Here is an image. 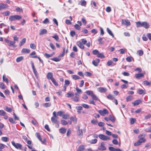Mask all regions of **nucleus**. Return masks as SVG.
I'll return each instance as SVG.
<instances>
[{"instance_id": "62", "label": "nucleus", "mask_w": 151, "mask_h": 151, "mask_svg": "<svg viewBox=\"0 0 151 151\" xmlns=\"http://www.w3.org/2000/svg\"><path fill=\"white\" fill-rule=\"evenodd\" d=\"M49 22V20L48 18H46L44 20L43 22V23L44 24H46Z\"/></svg>"}, {"instance_id": "5", "label": "nucleus", "mask_w": 151, "mask_h": 151, "mask_svg": "<svg viewBox=\"0 0 151 151\" xmlns=\"http://www.w3.org/2000/svg\"><path fill=\"white\" fill-rule=\"evenodd\" d=\"M98 112L101 115L104 116L105 114H108L109 112L106 109H104L103 110H99Z\"/></svg>"}, {"instance_id": "3", "label": "nucleus", "mask_w": 151, "mask_h": 151, "mask_svg": "<svg viewBox=\"0 0 151 151\" xmlns=\"http://www.w3.org/2000/svg\"><path fill=\"white\" fill-rule=\"evenodd\" d=\"M22 19V17L19 15H14L10 16L9 18V19L11 21L16 20H19Z\"/></svg>"}, {"instance_id": "31", "label": "nucleus", "mask_w": 151, "mask_h": 151, "mask_svg": "<svg viewBox=\"0 0 151 151\" xmlns=\"http://www.w3.org/2000/svg\"><path fill=\"white\" fill-rule=\"evenodd\" d=\"M97 57L98 58H104L105 57V56L102 53H98L97 55Z\"/></svg>"}, {"instance_id": "42", "label": "nucleus", "mask_w": 151, "mask_h": 151, "mask_svg": "<svg viewBox=\"0 0 151 151\" xmlns=\"http://www.w3.org/2000/svg\"><path fill=\"white\" fill-rule=\"evenodd\" d=\"M53 115V117H54V118L56 119H58V114H56V112L55 111H54L52 113Z\"/></svg>"}, {"instance_id": "7", "label": "nucleus", "mask_w": 151, "mask_h": 151, "mask_svg": "<svg viewBox=\"0 0 151 151\" xmlns=\"http://www.w3.org/2000/svg\"><path fill=\"white\" fill-rule=\"evenodd\" d=\"M5 41L8 43V45L9 46H14L15 45V42H13L7 39H5Z\"/></svg>"}, {"instance_id": "12", "label": "nucleus", "mask_w": 151, "mask_h": 151, "mask_svg": "<svg viewBox=\"0 0 151 151\" xmlns=\"http://www.w3.org/2000/svg\"><path fill=\"white\" fill-rule=\"evenodd\" d=\"M53 76L52 73L51 72L48 73L47 75V78L48 79H50L51 80L54 78Z\"/></svg>"}, {"instance_id": "16", "label": "nucleus", "mask_w": 151, "mask_h": 151, "mask_svg": "<svg viewBox=\"0 0 151 151\" xmlns=\"http://www.w3.org/2000/svg\"><path fill=\"white\" fill-rule=\"evenodd\" d=\"M78 135L80 137H83V134L82 129H78L77 132Z\"/></svg>"}, {"instance_id": "6", "label": "nucleus", "mask_w": 151, "mask_h": 151, "mask_svg": "<svg viewBox=\"0 0 151 151\" xmlns=\"http://www.w3.org/2000/svg\"><path fill=\"white\" fill-rule=\"evenodd\" d=\"M99 138L101 140L106 141L109 139V138L103 134H100L99 135Z\"/></svg>"}, {"instance_id": "29", "label": "nucleus", "mask_w": 151, "mask_h": 151, "mask_svg": "<svg viewBox=\"0 0 151 151\" xmlns=\"http://www.w3.org/2000/svg\"><path fill=\"white\" fill-rule=\"evenodd\" d=\"M23 56H20L18 57L16 59V62L19 63L23 59Z\"/></svg>"}, {"instance_id": "11", "label": "nucleus", "mask_w": 151, "mask_h": 151, "mask_svg": "<svg viewBox=\"0 0 151 151\" xmlns=\"http://www.w3.org/2000/svg\"><path fill=\"white\" fill-rule=\"evenodd\" d=\"M99 62V59L97 58L95 60H93L92 61V63L95 66H97L98 65Z\"/></svg>"}, {"instance_id": "14", "label": "nucleus", "mask_w": 151, "mask_h": 151, "mask_svg": "<svg viewBox=\"0 0 151 151\" xmlns=\"http://www.w3.org/2000/svg\"><path fill=\"white\" fill-rule=\"evenodd\" d=\"M98 91L101 93L105 92L107 91L106 88L104 87H100L98 88Z\"/></svg>"}, {"instance_id": "55", "label": "nucleus", "mask_w": 151, "mask_h": 151, "mask_svg": "<svg viewBox=\"0 0 151 151\" xmlns=\"http://www.w3.org/2000/svg\"><path fill=\"white\" fill-rule=\"evenodd\" d=\"M143 83L144 84L147 86H150V83L147 81H144Z\"/></svg>"}, {"instance_id": "38", "label": "nucleus", "mask_w": 151, "mask_h": 151, "mask_svg": "<svg viewBox=\"0 0 151 151\" xmlns=\"http://www.w3.org/2000/svg\"><path fill=\"white\" fill-rule=\"evenodd\" d=\"M109 119L112 122H114L115 121V119L114 116H111V115H110L109 116Z\"/></svg>"}, {"instance_id": "25", "label": "nucleus", "mask_w": 151, "mask_h": 151, "mask_svg": "<svg viewBox=\"0 0 151 151\" xmlns=\"http://www.w3.org/2000/svg\"><path fill=\"white\" fill-rule=\"evenodd\" d=\"M51 120L52 123H58V121L57 119H55L54 117H52L51 118Z\"/></svg>"}, {"instance_id": "9", "label": "nucleus", "mask_w": 151, "mask_h": 151, "mask_svg": "<svg viewBox=\"0 0 151 151\" xmlns=\"http://www.w3.org/2000/svg\"><path fill=\"white\" fill-rule=\"evenodd\" d=\"M122 24L125 25L127 26H129L130 25V22L128 20L122 19Z\"/></svg>"}, {"instance_id": "59", "label": "nucleus", "mask_w": 151, "mask_h": 151, "mask_svg": "<svg viewBox=\"0 0 151 151\" xmlns=\"http://www.w3.org/2000/svg\"><path fill=\"white\" fill-rule=\"evenodd\" d=\"M145 131L147 132H151V127L146 128L145 129Z\"/></svg>"}, {"instance_id": "53", "label": "nucleus", "mask_w": 151, "mask_h": 151, "mask_svg": "<svg viewBox=\"0 0 151 151\" xmlns=\"http://www.w3.org/2000/svg\"><path fill=\"white\" fill-rule=\"evenodd\" d=\"M52 60L56 62H58L60 60V59L59 58V57L58 58H54L51 59Z\"/></svg>"}, {"instance_id": "23", "label": "nucleus", "mask_w": 151, "mask_h": 151, "mask_svg": "<svg viewBox=\"0 0 151 151\" xmlns=\"http://www.w3.org/2000/svg\"><path fill=\"white\" fill-rule=\"evenodd\" d=\"M66 129L63 127L60 128L59 130V132L62 134L65 133L66 132Z\"/></svg>"}, {"instance_id": "50", "label": "nucleus", "mask_w": 151, "mask_h": 151, "mask_svg": "<svg viewBox=\"0 0 151 151\" xmlns=\"http://www.w3.org/2000/svg\"><path fill=\"white\" fill-rule=\"evenodd\" d=\"M9 121L12 123L14 124L16 123V122L12 118H9Z\"/></svg>"}, {"instance_id": "39", "label": "nucleus", "mask_w": 151, "mask_h": 151, "mask_svg": "<svg viewBox=\"0 0 151 151\" xmlns=\"http://www.w3.org/2000/svg\"><path fill=\"white\" fill-rule=\"evenodd\" d=\"M5 108H4V109L7 112H10L12 110V109L11 108L7 106H6L5 107Z\"/></svg>"}, {"instance_id": "37", "label": "nucleus", "mask_w": 151, "mask_h": 151, "mask_svg": "<svg viewBox=\"0 0 151 151\" xmlns=\"http://www.w3.org/2000/svg\"><path fill=\"white\" fill-rule=\"evenodd\" d=\"M6 114V113L3 110H0V115L5 116Z\"/></svg>"}, {"instance_id": "63", "label": "nucleus", "mask_w": 151, "mask_h": 151, "mask_svg": "<svg viewBox=\"0 0 151 151\" xmlns=\"http://www.w3.org/2000/svg\"><path fill=\"white\" fill-rule=\"evenodd\" d=\"M30 47L32 49H35L36 48L35 45L33 43L30 44Z\"/></svg>"}, {"instance_id": "61", "label": "nucleus", "mask_w": 151, "mask_h": 151, "mask_svg": "<svg viewBox=\"0 0 151 151\" xmlns=\"http://www.w3.org/2000/svg\"><path fill=\"white\" fill-rule=\"evenodd\" d=\"M112 143L115 145H117L118 144V141L116 139H113L112 141Z\"/></svg>"}, {"instance_id": "46", "label": "nucleus", "mask_w": 151, "mask_h": 151, "mask_svg": "<svg viewBox=\"0 0 151 151\" xmlns=\"http://www.w3.org/2000/svg\"><path fill=\"white\" fill-rule=\"evenodd\" d=\"M0 87L3 89H4L5 88V86L4 84L2 82H1L0 83Z\"/></svg>"}, {"instance_id": "58", "label": "nucleus", "mask_w": 151, "mask_h": 151, "mask_svg": "<svg viewBox=\"0 0 151 151\" xmlns=\"http://www.w3.org/2000/svg\"><path fill=\"white\" fill-rule=\"evenodd\" d=\"M2 14L4 16H7L9 15L10 14V12L9 11H7L3 12Z\"/></svg>"}, {"instance_id": "43", "label": "nucleus", "mask_w": 151, "mask_h": 151, "mask_svg": "<svg viewBox=\"0 0 151 151\" xmlns=\"http://www.w3.org/2000/svg\"><path fill=\"white\" fill-rule=\"evenodd\" d=\"M80 2L81 3V5L83 6H86V1L85 0H81Z\"/></svg>"}, {"instance_id": "24", "label": "nucleus", "mask_w": 151, "mask_h": 151, "mask_svg": "<svg viewBox=\"0 0 151 151\" xmlns=\"http://www.w3.org/2000/svg\"><path fill=\"white\" fill-rule=\"evenodd\" d=\"M77 45L81 48L83 49L84 48V46L83 45L82 42L78 41L77 43Z\"/></svg>"}, {"instance_id": "52", "label": "nucleus", "mask_w": 151, "mask_h": 151, "mask_svg": "<svg viewBox=\"0 0 151 151\" xmlns=\"http://www.w3.org/2000/svg\"><path fill=\"white\" fill-rule=\"evenodd\" d=\"M132 99V97L131 96L127 97L126 98V101L127 102L131 101Z\"/></svg>"}, {"instance_id": "28", "label": "nucleus", "mask_w": 151, "mask_h": 151, "mask_svg": "<svg viewBox=\"0 0 151 151\" xmlns=\"http://www.w3.org/2000/svg\"><path fill=\"white\" fill-rule=\"evenodd\" d=\"M71 77L73 79L75 80H77L80 79V77L76 75H73L71 76Z\"/></svg>"}, {"instance_id": "56", "label": "nucleus", "mask_w": 151, "mask_h": 151, "mask_svg": "<svg viewBox=\"0 0 151 151\" xmlns=\"http://www.w3.org/2000/svg\"><path fill=\"white\" fill-rule=\"evenodd\" d=\"M99 52V51L96 50H93L92 51V53H93V54L94 55H97V54Z\"/></svg>"}, {"instance_id": "15", "label": "nucleus", "mask_w": 151, "mask_h": 151, "mask_svg": "<svg viewBox=\"0 0 151 151\" xmlns=\"http://www.w3.org/2000/svg\"><path fill=\"white\" fill-rule=\"evenodd\" d=\"M47 32V30L45 29H42L40 30L39 35H40L46 34Z\"/></svg>"}, {"instance_id": "57", "label": "nucleus", "mask_w": 151, "mask_h": 151, "mask_svg": "<svg viewBox=\"0 0 151 151\" xmlns=\"http://www.w3.org/2000/svg\"><path fill=\"white\" fill-rule=\"evenodd\" d=\"M136 119L134 118H131L130 119V123L131 124H132L134 123Z\"/></svg>"}, {"instance_id": "19", "label": "nucleus", "mask_w": 151, "mask_h": 151, "mask_svg": "<svg viewBox=\"0 0 151 151\" xmlns=\"http://www.w3.org/2000/svg\"><path fill=\"white\" fill-rule=\"evenodd\" d=\"M8 7V6L6 4H4L1 3L0 4V7L1 10L7 8Z\"/></svg>"}, {"instance_id": "10", "label": "nucleus", "mask_w": 151, "mask_h": 151, "mask_svg": "<svg viewBox=\"0 0 151 151\" xmlns=\"http://www.w3.org/2000/svg\"><path fill=\"white\" fill-rule=\"evenodd\" d=\"M31 65H32V69H33V73H34L35 75V76L36 77H37V70H36V69L35 68L34 63L32 61H31Z\"/></svg>"}, {"instance_id": "21", "label": "nucleus", "mask_w": 151, "mask_h": 151, "mask_svg": "<svg viewBox=\"0 0 151 151\" xmlns=\"http://www.w3.org/2000/svg\"><path fill=\"white\" fill-rule=\"evenodd\" d=\"M22 53H28L30 52V50L26 48H23L21 51Z\"/></svg>"}, {"instance_id": "60", "label": "nucleus", "mask_w": 151, "mask_h": 151, "mask_svg": "<svg viewBox=\"0 0 151 151\" xmlns=\"http://www.w3.org/2000/svg\"><path fill=\"white\" fill-rule=\"evenodd\" d=\"M109 149L110 151H116V149L112 147H109Z\"/></svg>"}, {"instance_id": "32", "label": "nucleus", "mask_w": 151, "mask_h": 151, "mask_svg": "<svg viewBox=\"0 0 151 151\" xmlns=\"http://www.w3.org/2000/svg\"><path fill=\"white\" fill-rule=\"evenodd\" d=\"M86 93L88 95H90L91 96L93 94V91H86Z\"/></svg>"}, {"instance_id": "36", "label": "nucleus", "mask_w": 151, "mask_h": 151, "mask_svg": "<svg viewBox=\"0 0 151 151\" xmlns=\"http://www.w3.org/2000/svg\"><path fill=\"white\" fill-rule=\"evenodd\" d=\"M107 30L108 33L111 36L114 37V35L111 31L108 28H107Z\"/></svg>"}, {"instance_id": "26", "label": "nucleus", "mask_w": 151, "mask_h": 151, "mask_svg": "<svg viewBox=\"0 0 151 151\" xmlns=\"http://www.w3.org/2000/svg\"><path fill=\"white\" fill-rule=\"evenodd\" d=\"M51 104L50 102L46 103L43 104L42 105L43 106L45 107H48L50 106Z\"/></svg>"}, {"instance_id": "48", "label": "nucleus", "mask_w": 151, "mask_h": 151, "mask_svg": "<svg viewBox=\"0 0 151 151\" xmlns=\"http://www.w3.org/2000/svg\"><path fill=\"white\" fill-rule=\"evenodd\" d=\"M3 81L6 82L7 83H9L8 79L6 78H5L4 75H3Z\"/></svg>"}, {"instance_id": "35", "label": "nucleus", "mask_w": 151, "mask_h": 151, "mask_svg": "<svg viewBox=\"0 0 151 151\" xmlns=\"http://www.w3.org/2000/svg\"><path fill=\"white\" fill-rule=\"evenodd\" d=\"M137 92L140 94H145V92L142 89H138L137 90Z\"/></svg>"}, {"instance_id": "49", "label": "nucleus", "mask_w": 151, "mask_h": 151, "mask_svg": "<svg viewBox=\"0 0 151 151\" xmlns=\"http://www.w3.org/2000/svg\"><path fill=\"white\" fill-rule=\"evenodd\" d=\"M8 139V138L6 137H3L1 139L2 141L5 142H7Z\"/></svg>"}, {"instance_id": "4", "label": "nucleus", "mask_w": 151, "mask_h": 151, "mask_svg": "<svg viewBox=\"0 0 151 151\" xmlns=\"http://www.w3.org/2000/svg\"><path fill=\"white\" fill-rule=\"evenodd\" d=\"M12 145L17 149H22V145L18 143H15L14 141H12Z\"/></svg>"}, {"instance_id": "2", "label": "nucleus", "mask_w": 151, "mask_h": 151, "mask_svg": "<svg viewBox=\"0 0 151 151\" xmlns=\"http://www.w3.org/2000/svg\"><path fill=\"white\" fill-rule=\"evenodd\" d=\"M136 26L137 27H143L145 29H148L150 27L149 23L146 22H136Z\"/></svg>"}, {"instance_id": "33", "label": "nucleus", "mask_w": 151, "mask_h": 151, "mask_svg": "<svg viewBox=\"0 0 151 151\" xmlns=\"http://www.w3.org/2000/svg\"><path fill=\"white\" fill-rule=\"evenodd\" d=\"M61 124L63 125H66L68 124V122L64 120H61Z\"/></svg>"}, {"instance_id": "22", "label": "nucleus", "mask_w": 151, "mask_h": 151, "mask_svg": "<svg viewBox=\"0 0 151 151\" xmlns=\"http://www.w3.org/2000/svg\"><path fill=\"white\" fill-rule=\"evenodd\" d=\"M78 96H76L72 98V100L74 101L77 102L79 100V98Z\"/></svg>"}, {"instance_id": "30", "label": "nucleus", "mask_w": 151, "mask_h": 151, "mask_svg": "<svg viewBox=\"0 0 151 151\" xmlns=\"http://www.w3.org/2000/svg\"><path fill=\"white\" fill-rule=\"evenodd\" d=\"M84 148V146L83 145H81L79 146L78 148L77 151H82Z\"/></svg>"}, {"instance_id": "17", "label": "nucleus", "mask_w": 151, "mask_h": 151, "mask_svg": "<svg viewBox=\"0 0 151 151\" xmlns=\"http://www.w3.org/2000/svg\"><path fill=\"white\" fill-rule=\"evenodd\" d=\"M144 74L142 73H137L135 75V77L136 78L139 79L141 77H143Z\"/></svg>"}, {"instance_id": "40", "label": "nucleus", "mask_w": 151, "mask_h": 151, "mask_svg": "<svg viewBox=\"0 0 151 151\" xmlns=\"http://www.w3.org/2000/svg\"><path fill=\"white\" fill-rule=\"evenodd\" d=\"M107 98L111 100H112L114 99V97L111 94H109L107 96Z\"/></svg>"}, {"instance_id": "47", "label": "nucleus", "mask_w": 151, "mask_h": 151, "mask_svg": "<svg viewBox=\"0 0 151 151\" xmlns=\"http://www.w3.org/2000/svg\"><path fill=\"white\" fill-rule=\"evenodd\" d=\"M70 119L73 122H74L75 123H76L77 122V119L74 117L73 116H72L70 118Z\"/></svg>"}, {"instance_id": "27", "label": "nucleus", "mask_w": 151, "mask_h": 151, "mask_svg": "<svg viewBox=\"0 0 151 151\" xmlns=\"http://www.w3.org/2000/svg\"><path fill=\"white\" fill-rule=\"evenodd\" d=\"M26 41V39L25 38H23L20 42V43L19 44L20 47H21L23 45H24Z\"/></svg>"}, {"instance_id": "54", "label": "nucleus", "mask_w": 151, "mask_h": 151, "mask_svg": "<svg viewBox=\"0 0 151 151\" xmlns=\"http://www.w3.org/2000/svg\"><path fill=\"white\" fill-rule=\"evenodd\" d=\"M132 58L131 57H128L126 58L127 61L128 62H130L132 61Z\"/></svg>"}, {"instance_id": "1", "label": "nucleus", "mask_w": 151, "mask_h": 151, "mask_svg": "<svg viewBox=\"0 0 151 151\" xmlns=\"http://www.w3.org/2000/svg\"><path fill=\"white\" fill-rule=\"evenodd\" d=\"M145 136L146 134L144 133L139 135L138 136L139 139L134 144V145L135 146H139L141 143L145 142L146 141V139L145 138Z\"/></svg>"}, {"instance_id": "44", "label": "nucleus", "mask_w": 151, "mask_h": 151, "mask_svg": "<svg viewBox=\"0 0 151 151\" xmlns=\"http://www.w3.org/2000/svg\"><path fill=\"white\" fill-rule=\"evenodd\" d=\"M51 80L52 81V82L53 83V84L55 86H58V84L57 83V82L56 81V80H55V79L54 78H53Z\"/></svg>"}, {"instance_id": "13", "label": "nucleus", "mask_w": 151, "mask_h": 151, "mask_svg": "<svg viewBox=\"0 0 151 151\" xmlns=\"http://www.w3.org/2000/svg\"><path fill=\"white\" fill-rule=\"evenodd\" d=\"M76 89L77 92L75 93V95L76 96H79L80 94L82 93V91L81 89L79 88L78 87H76Z\"/></svg>"}, {"instance_id": "18", "label": "nucleus", "mask_w": 151, "mask_h": 151, "mask_svg": "<svg viewBox=\"0 0 151 151\" xmlns=\"http://www.w3.org/2000/svg\"><path fill=\"white\" fill-rule=\"evenodd\" d=\"M35 135L39 139L40 141L42 143H44V142H45V139H44L43 141H42L40 136L39 133H35Z\"/></svg>"}, {"instance_id": "41", "label": "nucleus", "mask_w": 151, "mask_h": 151, "mask_svg": "<svg viewBox=\"0 0 151 151\" xmlns=\"http://www.w3.org/2000/svg\"><path fill=\"white\" fill-rule=\"evenodd\" d=\"M67 97L68 98H69L71 96H73L74 95V94L72 93H68L66 94Z\"/></svg>"}, {"instance_id": "8", "label": "nucleus", "mask_w": 151, "mask_h": 151, "mask_svg": "<svg viewBox=\"0 0 151 151\" xmlns=\"http://www.w3.org/2000/svg\"><path fill=\"white\" fill-rule=\"evenodd\" d=\"M105 143L104 142H102L100 145L98 147V149L100 150H105L106 149V148L105 146Z\"/></svg>"}, {"instance_id": "51", "label": "nucleus", "mask_w": 151, "mask_h": 151, "mask_svg": "<svg viewBox=\"0 0 151 151\" xmlns=\"http://www.w3.org/2000/svg\"><path fill=\"white\" fill-rule=\"evenodd\" d=\"M137 52L140 56H141L143 55V52L142 50H138L137 51Z\"/></svg>"}, {"instance_id": "20", "label": "nucleus", "mask_w": 151, "mask_h": 151, "mask_svg": "<svg viewBox=\"0 0 151 151\" xmlns=\"http://www.w3.org/2000/svg\"><path fill=\"white\" fill-rule=\"evenodd\" d=\"M141 103V101L140 100L138 99L135 101L134 102L132 103V104L134 106H135Z\"/></svg>"}, {"instance_id": "34", "label": "nucleus", "mask_w": 151, "mask_h": 151, "mask_svg": "<svg viewBox=\"0 0 151 151\" xmlns=\"http://www.w3.org/2000/svg\"><path fill=\"white\" fill-rule=\"evenodd\" d=\"M81 26H80V25L77 24H75L74 26L75 28L78 30H80Z\"/></svg>"}, {"instance_id": "45", "label": "nucleus", "mask_w": 151, "mask_h": 151, "mask_svg": "<svg viewBox=\"0 0 151 151\" xmlns=\"http://www.w3.org/2000/svg\"><path fill=\"white\" fill-rule=\"evenodd\" d=\"M91 97L93 100L96 101L99 100L98 98L94 94H93L92 95Z\"/></svg>"}, {"instance_id": "64", "label": "nucleus", "mask_w": 151, "mask_h": 151, "mask_svg": "<svg viewBox=\"0 0 151 151\" xmlns=\"http://www.w3.org/2000/svg\"><path fill=\"white\" fill-rule=\"evenodd\" d=\"M52 37L54 38L56 41H58L59 40V38L58 36L57 35H55L52 36Z\"/></svg>"}]
</instances>
